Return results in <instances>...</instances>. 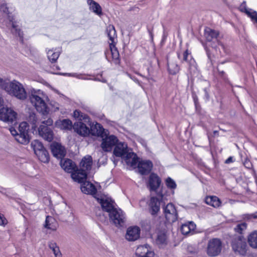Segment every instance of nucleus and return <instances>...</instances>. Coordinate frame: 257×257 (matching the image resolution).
I'll return each mask as SVG.
<instances>
[{"label": "nucleus", "instance_id": "f257e3e1", "mask_svg": "<svg viewBox=\"0 0 257 257\" xmlns=\"http://www.w3.org/2000/svg\"><path fill=\"white\" fill-rule=\"evenodd\" d=\"M29 98L31 103L38 112L43 115H46L49 113L50 109L47 104L49 98L44 92L40 89H33L31 90Z\"/></svg>", "mask_w": 257, "mask_h": 257}, {"label": "nucleus", "instance_id": "f03ea898", "mask_svg": "<svg viewBox=\"0 0 257 257\" xmlns=\"http://www.w3.org/2000/svg\"><path fill=\"white\" fill-rule=\"evenodd\" d=\"M0 87L19 99L24 100L27 97L23 85L16 80L9 82L0 78Z\"/></svg>", "mask_w": 257, "mask_h": 257}, {"label": "nucleus", "instance_id": "7ed1b4c3", "mask_svg": "<svg viewBox=\"0 0 257 257\" xmlns=\"http://www.w3.org/2000/svg\"><path fill=\"white\" fill-rule=\"evenodd\" d=\"M113 154L116 157L123 158L126 163L132 167H135L138 163L137 155L133 152H129L127 145L124 143L115 145Z\"/></svg>", "mask_w": 257, "mask_h": 257}, {"label": "nucleus", "instance_id": "20e7f679", "mask_svg": "<svg viewBox=\"0 0 257 257\" xmlns=\"http://www.w3.org/2000/svg\"><path fill=\"white\" fill-rule=\"evenodd\" d=\"M106 34L111 41L109 43V49L106 51L105 55L106 58L108 61H110V58L109 57V54H111V58L115 64H118L119 63V54L118 51L115 46V40L116 39V34L113 25H109L106 28Z\"/></svg>", "mask_w": 257, "mask_h": 257}, {"label": "nucleus", "instance_id": "39448f33", "mask_svg": "<svg viewBox=\"0 0 257 257\" xmlns=\"http://www.w3.org/2000/svg\"><path fill=\"white\" fill-rule=\"evenodd\" d=\"M231 247L234 252L245 255L247 251V244L245 238L241 235L234 236L231 241Z\"/></svg>", "mask_w": 257, "mask_h": 257}, {"label": "nucleus", "instance_id": "423d86ee", "mask_svg": "<svg viewBox=\"0 0 257 257\" xmlns=\"http://www.w3.org/2000/svg\"><path fill=\"white\" fill-rule=\"evenodd\" d=\"M42 123L38 128L39 135L45 140L50 142L53 139L54 133L49 126L53 124V120L51 118H48L47 120L43 121Z\"/></svg>", "mask_w": 257, "mask_h": 257}, {"label": "nucleus", "instance_id": "0eeeda50", "mask_svg": "<svg viewBox=\"0 0 257 257\" xmlns=\"http://www.w3.org/2000/svg\"><path fill=\"white\" fill-rule=\"evenodd\" d=\"M222 243L220 239L214 238L209 240L207 247V253L211 257L218 255L221 251Z\"/></svg>", "mask_w": 257, "mask_h": 257}, {"label": "nucleus", "instance_id": "6e6552de", "mask_svg": "<svg viewBox=\"0 0 257 257\" xmlns=\"http://www.w3.org/2000/svg\"><path fill=\"white\" fill-rule=\"evenodd\" d=\"M110 222L116 227L122 226L125 222V214L122 210L115 208L109 213Z\"/></svg>", "mask_w": 257, "mask_h": 257}, {"label": "nucleus", "instance_id": "1a4fd4ad", "mask_svg": "<svg viewBox=\"0 0 257 257\" xmlns=\"http://www.w3.org/2000/svg\"><path fill=\"white\" fill-rule=\"evenodd\" d=\"M177 57L182 63L186 62L188 65V68L191 73H196L197 71L196 62L188 50L184 51L182 54L178 52Z\"/></svg>", "mask_w": 257, "mask_h": 257}, {"label": "nucleus", "instance_id": "9d476101", "mask_svg": "<svg viewBox=\"0 0 257 257\" xmlns=\"http://www.w3.org/2000/svg\"><path fill=\"white\" fill-rule=\"evenodd\" d=\"M17 113L11 108L3 107L0 109V120L8 123H13L16 121Z\"/></svg>", "mask_w": 257, "mask_h": 257}, {"label": "nucleus", "instance_id": "9b49d317", "mask_svg": "<svg viewBox=\"0 0 257 257\" xmlns=\"http://www.w3.org/2000/svg\"><path fill=\"white\" fill-rule=\"evenodd\" d=\"M9 22L7 27L10 29L11 33L16 37H18L22 43L23 42V32L21 31L19 23L15 20L13 16L8 15Z\"/></svg>", "mask_w": 257, "mask_h": 257}, {"label": "nucleus", "instance_id": "f8f14e48", "mask_svg": "<svg viewBox=\"0 0 257 257\" xmlns=\"http://www.w3.org/2000/svg\"><path fill=\"white\" fill-rule=\"evenodd\" d=\"M29 126L25 121L20 123L19 126V135L17 136V141L22 144H27L30 141L28 135Z\"/></svg>", "mask_w": 257, "mask_h": 257}, {"label": "nucleus", "instance_id": "ddd939ff", "mask_svg": "<svg viewBox=\"0 0 257 257\" xmlns=\"http://www.w3.org/2000/svg\"><path fill=\"white\" fill-rule=\"evenodd\" d=\"M158 197H152L149 202L150 212L152 215H156L160 211V204L164 200L162 194L159 195Z\"/></svg>", "mask_w": 257, "mask_h": 257}, {"label": "nucleus", "instance_id": "4468645a", "mask_svg": "<svg viewBox=\"0 0 257 257\" xmlns=\"http://www.w3.org/2000/svg\"><path fill=\"white\" fill-rule=\"evenodd\" d=\"M117 142L118 139L115 136L113 135L107 136L106 135L102 138L101 147L104 151L109 152L112 150V148L115 146Z\"/></svg>", "mask_w": 257, "mask_h": 257}, {"label": "nucleus", "instance_id": "2eb2a0df", "mask_svg": "<svg viewBox=\"0 0 257 257\" xmlns=\"http://www.w3.org/2000/svg\"><path fill=\"white\" fill-rule=\"evenodd\" d=\"M164 213L166 219L169 222H174L177 219L178 214L175 206L172 203H168L163 208Z\"/></svg>", "mask_w": 257, "mask_h": 257}, {"label": "nucleus", "instance_id": "dca6fc26", "mask_svg": "<svg viewBox=\"0 0 257 257\" xmlns=\"http://www.w3.org/2000/svg\"><path fill=\"white\" fill-rule=\"evenodd\" d=\"M161 178L155 173H152L149 176L147 187L151 191H156L161 184Z\"/></svg>", "mask_w": 257, "mask_h": 257}, {"label": "nucleus", "instance_id": "f3484780", "mask_svg": "<svg viewBox=\"0 0 257 257\" xmlns=\"http://www.w3.org/2000/svg\"><path fill=\"white\" fill-rule=\"evenodd\" d=\"M51 152L53 156L58 158L62 159L66 155V150L65 148L60 144L54 142L50 146Z\"/></svg>", "mask_w": 257, "mask_h": 257}, {"label": "nucleus", "instance_id": "a211bd4d", "mask_svg": "<svg viewBox=\"0 0 257 257\" xmlns=\"http://www.w3.org/2000/svg\"><path fill=\"white\" fill-rule=\"evenodd\" d=\"M136 254L139 257H154L155 253L148 244L140 245L136 250Z\"/></svg>", "mask_w": 257, "mask_h": 257}, {"label": "nucleus", "instance_id": "6ab92c4d", "mask_svg": "<svg viewBox=\"0 0 257 257\" xmlns=\"http://www.w3.org/2000/svg\"><path fill=\"white\" fill-rule=\"evenodd\" d=\"M140 228L138 226L129 227L127 229L125 238L128 241L136 240L140 237Z\"/></svg>", "mask_w": 257, "mask_h": 257}, {"label": "nucleus", "instance_id": "aec40b11", "mask_svg": "<svg viewBox=\"0 0 257 257\" xmlns=\"http://www.w3.org/2000/svg\"><path fill=\"white\" fill-rule=\"evenodd\" d=\"M63 75L68 76H71L76 77L79 79H82V80H90L91 78H89L86 76L87 75H86L85 74H81V73H64ZM92 80H94L95 81H100L103 83H106V80L102 77V73L98 74H97L95 77L94 79H92Z\"/></svg>", "mask_w": 257, "mask_h": 257}, {"label": "nucleus", "instance_id": "412c9836", "mask_svg": "<svg viewBox=\"0 0 257 257\" xmlns=\"http://www.w3.org/2000/svg\"><path fill=\"white\" fill-rule=\"evenodd\" d=\"M73 129L76 133L81 136L85 137L90 134L89 128L81 121L74 123Z\"/></svg>", "mask_w": 257, "mask_h": 257}, {"label": "nucleus", "instance_id": "4be33fe9", "mask_svg": "<svg viewBox=\"0 0 257 257\" xmlns=\"http://www.w3.org/2000/svg\"><path fill=\"white\" fill-rule=\"evenodd\" d=\"M98 201L100 203L103 210L110 213L111 210L115 209V203L111 199L108 198H97Z\"/></svg>", "mask_w": 257, "mask_h": 257}, {"label": "nucleus", "instance_id": "5701e85b", "mask_svg": "<svg viewBox=\"0 0 257 257\" xmlns=\"http://www.w3.org/2000/svg\"><path fill=\"white\" fill-rule=\"evenodd\" d=\"M139 172L142 175H146L150 172L153 167V164L149 160L142 161L138 164Z\"/></svg>", "mask_w": 257, "mask_h": 257}, {"label": "nucleus", "instance_id": "b1692460", "mask_svg": "<svg viewBox=\"0 0 257 257\" xmlns=\"http://www.w3.org/2000/svg\"><path fill=\"white\" fill-rule=\"evenodd\" d=\"M90 134L92 136L100 137L101 138H104L106 135V132L105 131V130L98 123H96L95 124H92L91 126Z\"/></svg>", "mask_w": 257, "mask_h": 257}, {"label": "nucleus", "instance_id": "393cba45", "mask_svg": "<svg viewBox=\"0 0 257 257\" xmlns=\"http://www.w3.org/2000/svg\"><path fill=\"white\" fill-rule=\"evenodd\" d=\"M71 177L75 181L82 184L83 182L86 181L87 173L86 171L80 168V169H77V170H75V171L72 173Z\"/></svg>", "mask_w": 257, "mask_h": 257}, {"label": "nucleus", "instance_id": "a878e982", "mask_svg": "<svg viewBox=\"0 0 257 257\" xmlns=\"http://www.w3.org/2000/svg\"><path fill=\"white\" fill-rule=\"evenodd\" d=\"M81 191L87 194L94 195L96 194L97 190L95 186L89 181H85L81 185Z\"/></svg>", "mask_w": 257, "mask_h": 257}, {"label": "nucleus", "instance_id": "bb28decb", "mask_svg": "<svg viewBox=\"0 0 257 257\" xmlns=\"http://www.w3.org/2000/svg\"><path fill=\"white\" fill-rule=\"evenodd\" d=\"M219 35V32L214 30L211 29L209 28H206L204 30V37L206 40L208 42H211L215 40L217 42L218 44L219 43L217 38Z\"/></svg>", "mask_w": 257, "mask_h": 257}, {"label": "nucleus", "instance_id": "cd10ccee", "mask_svg": "<svg viewBox=\"0 0 257 257\" xmlns=\"http://www.w3.org/2000/svg\"><path fill=\"white\" fill-rule=\"evenodd\" d=\"M60 164L64 170L68 173H73L76 168L75 163L69 159L64 160H61Z\"/></svg>", "mask_w": 257, "mask_h": 257}, {"label": "nucleus", "instance_id": "c85d7f7f", "mask_svg": "<svg viewBox=\"0 0 257 257\" xmlns=\"http://www.w3.org/2000/svg\"><path fill=\"white\" fill-rule=\"evenodd\" d=\"M92 165V158L90 156L87 155L85 156L82 159L80 163V169L85 171L91 170Z\"/></svg>", "mask_w": 257, "mask_h": 257}, {"label": "nucleus", "instance_id": "c756f323", "mask_svg": "<svg viewBox=\"0 0 257 257\" xmlns=\"http://www.w3.org/2000/svg\"><path fill=\"white\" fill-rule=\"evenodd\" d=\"M196 228V224L192 221H190L182 225L181 231L184 235H188L193 232Z\"/></svg>", "mask_w": 257, "mask_h": 257}, {"label": "nucleus", "instance_id": "7c9ffc66", "mask_svg": "<svg viewBox=\"0 0 257 257\" xmlns=\"http://www.w3.org/2000/svg\"><path fill=\"white\" fill-rule=\"evenodd\" d=\"M56 125L58 127L64 130H70L73 128L71 121L68 119L57 120Z\"/></svg>", "mask_w": 257, "mask_h": 257}, {"label": "nucleus", "instance_id": "2f4dec72", "mask_svg": "<svg viewBox=\"0 0 257 257\" xmlns=\"http://www.w3.org/2000/svg\"><path fill=\"white\" fill-rule=\"evenodd\" d=\"M245 3H243L240 6V10L244 12L251 20L257 23V13L251 9H247L245 7Z\"/></svg>", "mask_w": 257, "mask_h": 257}, {"label": "nucleus", "instance_id": "473e14b6", "mask_svg": "<svg viewBox=\"0 0 257 257\" xmlns=\"http://www.w3.org/2000/svg\"><path fill=\"white\" fill-rule=\"evenodd\" d=\"M89 9L98 16L102 15V9L100 6L93 0H87Z\"/></svg>", "mask_w": 257, "mask_h": 257}, {"label": "nucleus", "instance_id": "72a5a7b5", "mask_svg": "<svg viewBox=\"0 0 257 257\" xmlns=\"http://www.w3.org/2000/svg\"><path fill=\"white\" fill-rule=\"evenodd\" d=\"M247 241L250 247L257 248V231L251 232L248 236Z\"/></svg>", "mask_w": 257, "mask_h": 257}, {"label": "nucleus", "instance_id": "f704fd0d", "mask_svg": "<svg viewBox=\"0 0 257 257\" xmlns=\"http://www.w3.org/2000/svg\"><path fill=\"white\" fill-rule=\"evenodd\" d=\"M205 203L214 207H218L220 205L221 202L216 196H208L205 198Z\"/></svg>", "mask_w": 257, "mask_h": 257}, {"label": "nucleus", "instance_id": "c9c22d12", "mask_svg": "<svg viewBox=\"0 0 257 257\" xmlns=\"http://www.w3.org/2000/svg\"><path fill=\"white\" fill-rule=\"evenodd\" d=\"M39 160L43 163H48L49 161V155L48 151L45 149L41 150L36 154Z\"/></svg>", "mask_w": 257, "mask_h": 257}, {"label": "nucleus", "instance_id": "e433bc0d", "mask_svg": "<svg viewBox=\"0 0 257 257\" xmlns=\"http://www.w3.org/2000/svg\"><path fill=\"white\" fill-rule=\"evenodd\" d=\"M156 243L161 246H164L167 243V237L165 232L160 231L158 233Z\"/></svg>", "mask_w": 257, "mask_h": 257}, {"label": "nucleus", "instance_id": "4c0bfd02", "mask_svg": "<svg viewBox=\"0 0 257 257\" xmlns=\"http://www.w3.org/2000/svg\"><path fill=\"white\" fill-rule=\"evenodd\" d=\"M49 248L52 250L55 257H62V253L59 246L54 241H50L48 243Z\"/></svg>", "mask_w": 257, "mask_h": 257}, {"label": "nucleus", "instance_id": "58836bf2", "mask_svg": "<svg viewBox=\"0 0 257 257\" xmlns=\"http://www.w3.org/2000/svg\"><path fill=\"white\" fill-rule=\"evenodd\" d=\"M168 69L169 73L172 75L177 74L180 70L178 65L175 62L168 61Z\"/></svg>", "mask_w": 257, "mask_h": 257}, {"label": "nucleus", "instance_id": "ea45409f", "mask_svg": "<svg viewBox=\"0 0 257 257\" xmlns=\"http://www.w3.org/2000/svg\"><path fill=\"white\" fill-rule=\"evenodd\" d=\"M73 116L79 120H84L85 122L89 121L88 115L79 110H75L73 112Z\"/></svg>", "mask_w": 257, "mask_h": 257}, {"label": "nucleus", "instance_id": "a19ab883", "mask_svg": "<svg viewBox=\"0 0 257 257\" xmlns=\"http://www.w3.org/2000/svg\"><path fill=\"white\" fill-rule=\"evenodd\" d=\"M31 147L33 148L35 154L38 152L41 151V150L45 149L42 143L37 140H34L32 142Z\"/></svg>", "mask_w": 257, "mask_h": 257}, {"label": "nucleus", "instance_id": "79ce46f5", "mask_svg": "<svg viewBox=\"0 0 257 257\" xmlns=\"http://www.w3.org/2000/svg\"><path fill=\"white\" fill-rule=\"evenodd\" d=\"M59 52H54L53 50H49L47 52V57L51 63H55L59 56Z\"/></svg>", "mask_w": 257, "mask_h": 257}, {"label": "nucleus", "instance_id": "37998d69", "mask_svg": "<svg viewBox=\"0 0 257 257\" xmlns=\"http://www.w3.org/2000/svg\"><path fill=\"white\" fill-rule=\"evenodd\" d=\"M54 221L55 219L53 217L47 216L45 220V227L48 229L55 230L56 227L53 225Z\"/></svg>", "mask_w": 257, "mask_h": 257}, {"label": "nucleus", "instance_id": "c03bdc74", "mask_svg": "<svg viewBox=\"0 0 257 257\" xmlns=\"http://www.w3.org/2000/svg\"><path fill=\"white\" fill-rule=\"evenodd\" d=\"M27 120L29 122L32 124V128L36 127V123L38 121V118L35 113L32 112H30L28 117Z\"/></svg>", "mask_w": 257, "mask_h": 257}, {"label": "nucleus", "instance_id": "a18cd8bd", "mask_svg": "<svg viewBox=\"0 0 257 257\" xmlns=\"http://www.w3.org/2000/svg\"><path fill=\"white\" fill-rule=\"evenodd\" d=\"M167 187L171 190H174L177 187V184L175 181L170 177H168L165 181Z\"/></svg>", "mask_w": 257, "mask_h": 257}, {"label": "nucleus", "instance_id": "49530a36", "mask_svg": "<svg viewBox=\"0 0 257 257\" xmlns=\"http://www.w3.org/2000/svg\"><path fill=\"white\" fill-rule=\"evenodd\" d=\"M246 227L247 224L245 222H241L237 224V225L234 228V230L236 232L241 234L243 231L246 229Z\"/></svg>", "mask_w": 257, "mask_h": 257}, {"label": "nucleus", "instance_id": "de8ad7c7", "mask_svg": "<svg viewBox=\"0 0 257 257\" xmlns=\"http://www.w3.org/2000/svg\"><path fill=\"white\" fill-rule=\"evenodd\" d=\"M97 220L102 223H107V218L102 212L96 213Z\"/></svg>", "mask_w": 257, "mask_h": 257}, {"label": "nucleus", "instance_id": "09e8293b", "mask_svg": "<svg viewBox=\"0 0 257 257\" xmlns=\"http://www.w3.org/2000/svg\"><path fill=\"white\" fill-rule=\"evenodd\" d=\"M243 165L247 169H251L252 168V164L249 160L245 159L243 162Z\"/></svg>", "mask_w": 257, "mask_h": 257}, {"label": "nucleus", "instance_id": "8fccbe9b", "mask_svg": "<svg viewBox=\"0 0 257 257\" xmlns=\"http://www.w3.org/2000/svg\"><path fill=\"white\" fill-rule=\"evenodd\" d=\"M1 11L3 12L4 13L9 14V9L6 4H3L1 5L0 7Z\"/></svg>", "mask_w": 257, "mask_h": 257}, {"label": "nucleus", "instance_id": "3c124183", "mask_svg": "<svg viewBox=\"0 0 257 257\" xmlns=\"http://www.w3.org/2000/svg\"><path fill=\"white\" fill-rule=\"evenodd\" d=\"M10 131L11 134L15 137V139L17 140V136L19 135V133H18L17 131L13 127L10 128Z\"/></svg>", "mask_w": 257, "mask_h": 257}, {"label": "nucleus", "instance_id": "603ef678", "mask_svg": "<svg viewBox=\"0 0 257 257\" xmlns=\"http://www.w3.org/2000/svg\"><path fill=\"white\" fill-rule=\"evenodd\" d=\"M7 220L3 214L0 213V225H4L7 224Z\"/></svg>", "mask_w": 257, "mask_h": 257}, {"label": "nucleus", "instance_id": "864d4df0", "mask_svg": "<svg viewBox=\"0 0 257 257\" xmlns=\"http://www.w3.org/2000/svg\"><path fill=\"white\" fill-rule=\"evenodd\" d=\"M0 192L3 194L6 195L7 196H9L8 193H10V190L4 188L0 186Z\"/></svg>", "mask_w": 257, "mask_h": 257}, {"label": "nucleus", "instance_id": "5fc2aeb1", "mask_svg": "<svg viewBox=\"0 0 257 257\" xmlns=\"http://www.w3.org/2000/svg\"><path fill=\"white\" fill-rule=\"evenodd\" d=\"M203 90L205 93V98L206 100H208L209 99V89L207 88H205Z\"/></svg>", "mask_w": 257, "mask_h": 257}, {"label": "nucleus", "instance_id": "6e6d98bb", "mask_svg": "<svg viewBox=\"0 0 257 257\" xmlns=\"http://www.w3.org/2000/svg\"><path fill=\"white\" fill-rule=\"evenodd\" d=\"M168 36V34L166 31L165 27L163 26V34L162 37V41H165Z\"/></svg>", "mask_w": 257, "mask_h": 257}, {"label": "nucleus", "instance_id": "4d7b16f0", "mask_svg": "<svg viewBox=\"0 0 257 257\" xmlns=\"http://www.w3.org/2000/svg\"><path fill=\"white\" fill-rule=\"evenodd\" d=\"M218 71L219 76L225 79L226 78L225 72L223 71H220L219 69H218Z\"/></svg>", "mask_w": 257, "mask_h": 257}, {"label": "nucleus", "instance_id": "13d9d810", "mask_svg": "<svg viewBox=\"0 0 257 257\" xmlns=\"http://www.w3.org/2000/svg\"><path fill=\"white\" fill-rule=\"evenodd\" d=\"M234 162L233 158L232 157H229L227 159H226L225 161L226 164H229L230 163H232Z\"/></svg>", "mask_w": 257, "mask_h": 257}, {"label": "nucleus", "instance_id": "bf43d9fd", "mask_svg": "<svg viewBox=\"0 0 257 257\" xmlns=\"http://www.w3.org/2000/svg\"><path fill=\"white\" fill-rule=\"evenodd\" d=\"M205 49H206V53H207L208 58L211 61V55L210 54L209 50L206 49V48H205Z\"/></svg>", "mask_w": 257, "mask_h": 257}, {"label": "nucleus", "instance_id": "052dcab7", "mask_svg": "<svg viewBox=\"0 0 257 257\" xmlns=\"http://www.w3.org/2000/svg\"><path fill=\"white\" fill-rule=\"evenodd\" d=\"M148 31H149V34H150V35L151 37L152 38H153V33H152V30H150V29H148Z\"/></svg>", "mask_w": 257, "mask_h": 257}, {"label": "nucleus", "instance_id": "680f3d73", "mask_svg": "<svg viewBox=\"0 0 257 257\" xmlns=\"http://www.w3.org/2000/svg\"><path fill=\"white\" fill-rule=\"evenodd\" d=\"M250 216L253 217V218H257V215H253V214H251L250 215Z\"/></svg>", "mask_w": 257, "mask_h": 257}, {"label": "nucleus", "instance_id": "e2e57ef3", "mask_svg": "<svg viewBox=\"0 0 257 257\" xmlns=\"http://www.w3.org/2000/svg\"><path fill=\"white\" fill-rule=\"evenodd\" d=\"M2 102H3L2 99L1 97H0V105L2 104Z\"/></svg>", "mask_w": 257, "mask_h": 257}, {"label": "nucleus", "instance_id": "0e129e2a", "mask_svg": "<svg viewBox=\"0 0 257 257\" xmlns=\"http://www.w3.org/2000/svg\"><path fill=\"white\" fill-rule=\"evenodd\" d=\"M221 46L223 49L224 48V46L222 44L221 45Z\"/></svg>", "mask_w": 257, "mask_h": 257}, {"label": "nucleus", "instance_id": "69168bd1", "mask_svg": "<svg viewBox=\"0 0 257 257\" xmlns=\"http://www.w3.org/2000/svg\"><path fill=\"white\" fill-rule=\"evenodd\" d=\"M212 48H213L215 49V48H216V47H215V46H214V47L212 46Z\"/></svg>", "mask_w": 257, "mask_h": 257}]
</instances>
